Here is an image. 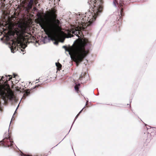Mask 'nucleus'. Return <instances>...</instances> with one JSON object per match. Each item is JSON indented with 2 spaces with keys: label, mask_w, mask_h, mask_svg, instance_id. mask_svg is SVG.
<instances>
[{
  "label": "nucleus",
  "mask_w": 156,
  "mask_h": 156,
  "mask_svg": "<svg viewBox=\"0 0 156 156\" xmlns=\"http://www.w3.org/2000/svg\"><path fill=\"white\" fill-rule=\"evenodd\" d=\"M18 44H21L20 41H18V40L14 41L13 40L12 41V48L11 49V50L12 51V50H16V46H18Z\"/></svg>",
  "instance_id": "nucleus-8"
},
{
  "label": "nucleus",
  "mask_w": 156,
  "mask_h": 156,
  "mask_svg": "<svg viewBox=\"0 0 156 156\" xmlns=\"http://www.w3.org/2000/svg\"><path fill=\"white\" fill-rule=\"evenodd\" d=\"M56 66L57 67V69L58 70H60L61 69L62 65L59 62L56 63H55Z\"/></svg>",
  "instance_id": "nucleus-11"
},
{
  "label": "nucleus",
  "mask_w": 156,
  "mask_h": 156,
  "mask_svg": "<svg viewBox=\"0 0 156 156\" xmlns=\"http://www.w3.org/2000/svg\"><path fill=\"white\" fill-rule=\"evenodd\" d=\"M34 3H35V4H36L37 3V1L36 0H34Z\"/></svg>",
  "instance_id": "nucleus-20"
},
{
  "label": "nucleus",
  "mask_w": 156,
  "mask_h": 156,
  "mask_svg": "<svg viewBox=\"0 0 156 156\" xmlns=\"http://www.w3.org/2000/svg\"><path fill=\"white\" fill-rule=\"evenodd\" d=\"M21 50L22 51H23V49H21Z\"/></svg>",
  "instance_id": "nucleus-31"
},
{
  "label": "nucleus",
  "mask_w": 156,
  "mask_h": 156,
  "mask_svg": "<svg viewBox=\"0 0 156 156\" xmlns=\"http://www.w3.org/2000/svg\"><path fill=\"white\" fill-rule=\"evenodd\" d=\"M4 138L0 142L1 144L5 147H11L13 145V141L11 139V136L9 135V133H6L5 134Z\"/></svg>",
  "instance_id": "nucleus-5"
},
{
  "label": "nucleus",
  "mask_w": 156,
  "mask_h": 156,
  "mask_svg": "<svg viewBox=\"0 0 156 156\" xmlns=\"http://www.w3.org/2000/svg\"><path fill=\"white\" fill-rule=\"evenodd\" d=\"M88 104V101H87V103H86V105H87V104Z\"/></svg>",
  "instance_id": "nucleus-25"
},
{
  "label": "nucleus",
  "mask_w": 156,
  "mask_h": 156,
  "mask_svg": "<svg viewBox=\"0 0 156 156\" xmlns=\"http://www.w3.org/2000/svg\"><path fill=\"white\" fill-rule=\"evenodd\" d=\"M3 78H4V77H3V76H2V78H1V79H2V80H3Z\"/></svg>",
  "instance_id": "nucleus-27"
},
{
  "label": "nucleus",
  "mask_w": 156,
  "mask_h": 156,
  "mask_svg": "<svg viewBox=\"0 0 156 156\" xmlns=\"http://www.w3.org/2000/svg\"><path fill=\"white\" fill-rule=\"evenodd\" d=\"M34 3V0H30L27 7V10L29 11L31 9Z\"/></svg>",
  "instance_id": "nucleus-9"
},
{
  "label": "nucleus",
  "mask_w": 156,
  "mask_h": 156,
  "mask_svg": "<svg viewBox=\"0 0 156 156\" xmlns=\"http://www.w3.org/2000/svg\"><path fill=\"white\" fill-rule=\"evenodd\" d=\"M95 2L98 4L100 5H101V4L103 3L102 0H96Z\"/></svg>",
  "instance_id": "nucleus-15"
},
{
  "label": "nucleus",
  "mask_w": 156,
  "mask_h": 156,
  "mask_svg": "<svg viewBox=\"0 0 156 156\" xmlns=\"http://www.w3.org/2000/svg\"><path fill=\"white\" fill-rule=\"evenodd\" d=\"M57 10L54 8L51 9L50 11H47L45 16L47 18L45 22L41 18V14L39 13L37 16L41 18L39 23L42 29H43L47 34L51 33L53 34V40H56L58 37V32L60 28V22L57 19Z\"/></svg>",
  "instance_id": "nucleus-1"
},
{
  "label": "nucleus",
  "mask_w": 156,
  "mask_h": 156,
  "mask_svg": "<svg viewBox=\"0 0 156 156\" xmlns=\"http://www.w3.org/2000/svg\"><path fill=\"white\" fill-rule=\"evenodd\" d=\"M89 53V50H86L85 47H83L73 54V61L76 62L77 66H78L79 64L83 61Z\"/></svg>",
  "instance_id": "nucleus-4"
},
{
  "label": "nucleus",
  "mask_w": 156,
  "mask_h": 156,
  "mask_svg": "<svg viewBox=\"0 0 156 156\" xmlns=\"http://www.w3.org/2000/svg\"><path fill=\"white\" fill-rule=\"evenodd\" d=\"M80 83H78L77 84L75 85L74 87L75 90L76 91L77 93L79 92V87L80 86Z\"/></svg>",
  "instance_id": "nucleus-14"
},
{
  "label": "nucleus",
  "mask_w": 156,
  "mask_h": 156,
  "mask_svg": "<svg viewBox=\"0 0 156 156\" xmlns=\"http://www.w3.org/2000/svg\"><path fill=\"white\" fill-rule=\"evenodd\" d=\"M123 3H120V6L121 7V10L120 11V15H119V18L120 19H121L122 16H124V14L123 13V8H122V6L123 5Z\"/></svg>",
  "instance_id": "nucleus-10"
},
{
  "label": "nucleus",
  "mask_w": 156,
  "mask_h": 156,
  "mask_svg": "<svg viewBox=\"0 0 156 156\" xmlns=\"http://www.w3.org/2000/svg\"><path fill=\"white\" fill-rule=\"evenodd\" d=\"M55 43L57 44H58V42L57 41H55Z\"/></svg>",
  "instance_id": "nucleus-28"
},
{
  "label": "nucleus",
  "mask_w": 156,
  "mask_h": 156,
  "mask_svg": "<svg viewBox=\"0 0 156 156\" xmlns=\"http://www.w3.org/2000/svg\"><path fill=\"white\" fill-rule=\"evenodd\" d=\"M2 29H3V31H5V29L4 28H3Z\"/></svg>",
  "instance_id": "nucleus-23"
},
{
  "label": "nucleus",
  "mask_w": 156,
  "mask_h": 156,
  "mask_svg": "<svg viewBox=\"0 0 156 156\" xmlns=\"http://www.w3.org/2000/svg\"><path fill=\"white\" fill-rule=\"evenodd\" d=\"M96 0H88V3L91 5L92 8V10L93 11L94 15L90 16L89 14L90 12L86 13L85 15H83L80 17V22L78 21V23H80L81 25L85 27H88L92 23V21L95 20L97 17L98 16L99 12H101L103 9V7L102 5L98 4L95 2Z\"/></svg>",
  "instance_id": "nucleus-2"
},
{
  "label": "nucleus",
  "mask_w": 156,
  "mask_h": 156,
  "mask_svg": "<svg viewBox=\"0 0 156 156\" xmlns=\"http://www.w3.org/2000/svg\"><path fill=\"white\" fill-rule=\"evenodd\" d=\"M27 156H31V155H27Z\"/></svg>",
  "instance_id": "nucleus-30"
},
{
  "label": "nucleus",
  "mask_w": 156,
  "mask_h": 156,
  "mask_svg": "<svg viewBox=\"0 0 156 156\" xmlns=\"http://www.w3.org/2000/svg\"><path fill=\"white\" fill-rule=\"evenodd\" d=\"M87 28V27H85L83 26L80 27L78 26L74 29H71L69 32L80 37L81 36L82 34V30H86Z\"/></svg>",
  "instance_id": "nucleus-6"
},
{
  "label": "nucleus",
  "mask_w": 156,
  "mask_h": 156,
  "mask_svg": "<svg viewBox=\"0 0 156 156\" xmlns=\"http://www.w3.org/2000/svg\"><path fill=\"white\" fill-rule=\"evenodd\" d=\"M86 75L85 72L82 73L80 76L79 80L80 81L82 80L84 78L85 75Z\"/></svg>",
  "instance_id": "nucleus-12"
},
{
  "label": "nucleus",
  "mask_w": 156,
  "mask_h": 156,
  "mask_svg": "<svg viewBox=\"0 0 156 156\" xmlns=\"http://www.w3.org/2000/svg\"><path fill=\"white\" fill-rule=\"evenodd\" d=\"M85 107H84L81 111H80V112H79V113L76 116V119L77 118V117L83 111H85Z\"/></svg>",
  "instance_id": "nucleus-17"
},
{
  "label": "nucleus",
  "mask_w": 156,
  "mask_h": 156,
  "mask_svg": "<svg viewBox=\"0 0 156 156\" xmlns=\"http://www.w3.org/2000/svg\"><path fill=\"white\" fill-rule=\"evenodd\" d=\"M30 93V91L29 89L26 90L23 95V97H24L25 98L26 97L29 95Z\"/></svg>",
  "instance_id": "nucleus-13"
},
{
  "label": "nucleus",
  "mask_w": 156,
  "mask_h": 156,
  "mask_svg": "<svg viewBox=\"0 0 156 156\" xmlns=\"http://www.w3.org/2000/svg\"><path fill=\"white\" fill-rule=\"evenodd\" d=\"M16 76V75L15 74H13V77H15Z\"/></svg>",
  "instance_id": "nucleus-22"
},
{
  "label": "nucleus",
  "mask_w": 156,
  "mask_h": 156,
  "mask_svg": "<svg viewBox=\"0 0 156 156\" xmlns=\"http://www.w3.org/2000/svg\"><path fill=\"white\" fill-rule=\"evenodd\" d=\"M22 48H23V49H24L25 48H23V46H21Z\"/></svg>",
  "instance_id": "nucleus-29"
},
{
  "label": "nucleus",
  "mask_w": 156,
  "mask_h": 156,
  "mask_svg": "<svg viewBox=\"0 0 156 156\" xmlns=\"http://www.w3.org/2000/svg\"><path fill=\"white\" fill-rule=\"evenodd\" d=\"M36 9V7H34V10L35 9Z\"/></svg>",
  "instance_id": "nucleus-26"
},
{
  "label": "nucleus",
  "mask_w": 156,
  "mask_h": 156,
  "mask_svg": "<svg viewBox=\"0 0 156 156\" xmlns=\"http://www.w3.org/2000/svg\"><path fill=\"white\" fill-rule=\"evenodd\" d=\"M39 84H38V85H43V84H44V83H40L41 82H39Z\"/></svg>",
  "instance_id": "nucleus-21"
},
{
  "label": "nucleus",
  "mask_w": 156,
  "mask_h": 156,
  "mask_svg": "<svg viewBox=\"0 0 156 156\" xmlns=\"http://www.w3.org/2000/svg\"><path fill=\"white\" fill-rule=\"evenodd\" d=\"M38 85H36V86H35V88H36L37 87H38Z\"/></svg>",
  "instance_id": "nucleus-24"
},
{
  "label": "nucleus",
  "mask_w": 156,
  "mask_h": 156,
  "mask_svg": "<svg viewBox=\"0 0 156 156\" xmlns=\"http://www.w3.org/2000/svg\"><path fill=\"white\" fill-rule=\"evenodd\" d=\"M8 96L10 99H12L13 98V93H9V94Z\"/></svg>",
  "instance_id": "nucleus-16"
},
{
  "label": "nucleus",
  "mask_w": 156,
  "mask_h": 156,
  "mask_svg": "<svg viewBox=\"0 0 156 156\" xmlns=\"http://www.w3.org/2000/svg\"><path fill=\"white\" fill-rule=\"evenodd\" d=\"M16 91H19L20 90V88H19L18 87H16Z\"/></svg>",
  "instance_id": "nucleus-18"
},
{
  "label": "nucleus",
  "mask_w": 156,
  "mask_h": 156,
  "mask_svg": "<svg viewBox=\"0 0 156 156\" xmlns=\"http://www.w3.org/2000/svg\"><path fill=\"white\" fill-rule=\"evenodd\" d=\"M9 76V77H10L9 78V80H10V79H12V76L11 75H9V76Z\"/></svg>",
  "instance_id": "nucleus-19"
},
{
  "label": "nucleus",
  "mask_w": 156,
  "mask_h": 156,
  "mask_svg": "<svg viewBox=\"0 0 156 156\" xmlns=\"http://www.w3.org/2000/svg\"><path fill=\"white\" fill-rule=\"evenodd\" d=\"M19 35L23 37L25 39L29 40L31 37L32 35L30 34H29L27 32H24L23 31H22Z\"/></svg>",
  "instance_id": "nucleus-7"
},
{
  "label": "nucleus",
  "mask_w": 156,
  "mask_h": 156,
  "mask_svg": "<svg viewBox=\"0 0 156 156\" xmlns=\"http://www.w3.org/2000/svg\"><path fill=\"white\" fill-rule=\"evenodd\" d=\"M89 43L88 40L87 39H84L83 41L81 39H78L76 41L73 46L67 48V46H64L63 48L69 52V54L71 55V54H74L83 47H85Z\"/></svg>",
  "instance_id": "nucleus-3"
},
{
  "label": "nucleus",
  "mask_w": 156,
  "mask_h": 156,
  "mask_svg": "<svg viewBox=\"0 0 156 156\" xmlns=\"http://www.w3.org/2000/svg\"><path fill=\"white\" fill-rule=\"evenodd\" d=\"M79 16H80V15H79Z\"/></svg>",
  "instance_id": "nucleus-32"
},
{
  "label": "nucleus",
  "mask_w": 156,
  "mask_h": 156,
  "mask_svg": "<svg viewBox=\"0 0 156 156\" xmlns=\"http://www.w3.org/2000/svg\"><path fill=\"white\" fill-rule=\"evenodd\" d=\"M5 0H4V1H5Z\"/></svg>",
  "instance_id": "nucleus-33"
}]
</instances>
